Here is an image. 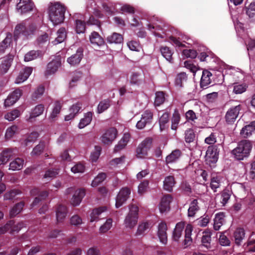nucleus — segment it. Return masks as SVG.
Returning a JSON list of instances; mask_svg holds the SVG:
<instances>
[{"instance_id":"7","label":"nucleus","mask_w":255,"mask_h":255,"mask_svg":"<svg viewBox=\"0 0 255 255\" xmlns=\"http://www.w3.org/2000/svg\"><path fill=\"white\" fill-rule=\"evenodd\" d=\"M61 64V58L60 56H56L55 59L50 62L47 66L45 72L46 76H48L55 73L60 67Z\"/></svg>"},{"instance_id":"17","label":"nucleus","mask_w":255,"mask_h":255,"mask_svg":"<svg viewBox=\"0 0 255 255\" xmlns=\"http://www.w3.org/2000/svg\"><path fill=\"white\" fill-rule=\"evenodd\" d=\"M167 225L164 222L160 223L158 225V236L161 243L166 245L167 242L166 233Z\"/></svg>"},{"instance_id":"12","label":"nucleus","mask_w":255,"mask_h":255,"mask_svg":"<svg viewBox=\"0 0 255 255\" xmlns=\"http://www.w3.org/2000/svg\"><path fill=\"white\" fill-rule=\"evenodd\" d=\"M172 196L170 194H166L161 198L159 204V210L162 213L166 212L170 210V204L172 201Z\"/></svg>"},{"instance_id":"9","label":"nucleus","mask_w":255,"mask_h":255,"mask_svg":"<svg viewBox=\"0 0 255 255\" xmlns=\"http://www.w3.org/2000/svg\"><path fill=\"white\" fill-rule=\"evenodd\" d=\"M130 194V190L128 187H124L121 189L116 198V207H121L128 199Z\"/></svg>"},{"instance_id":"56","label":"nucleus","mask_w":255,"mask_h":255,"mask_svg":"<svg viewBox=\"0 0 255 255\" xmlns=\"http://www.w3.org/2000/svg\"><path fill=\"white\" fill-rule=\"evenodd\" d=\"M30 195L31 196L38 195L41 199H45L48 195V192L46 191H40L37 188H34L30 191Z\"/></svg>"},{"instance_id":"23","label":"nucleus","mask_w":255,"mask_h":255,"mask_svg":"<svg viewBox=\"0 0 255 255\" xmlns=\"http://www.w3.org/2000/svg\"><path fill=\"white\" fill-rule=\"evenodd\" d=\"M255 130V121L251 122L250 124L245 126L241 130L240 134L242 137L246 138L252 135Z\"/></svg>"},{"instance_id":"43","label":"nucleus","mask_w":255,"mask_h":255,"mask_svg":"<svg viewBox=\"0 0 255 255\" xmlns=\"http://www.w3.org/2000/svg\"><path fill=\"white\" fill-rule=\"evenodd\" d=\"M107 40L111 43H121L123 41V37L121 34L115 32L108 37Z\"/></svg>"},{"instance_id":"5","label":"nucleus","mask_w":255,"mask_h":255,"mask_svg":"<svg viewBox=\"0 0 255 255\" xmlns=\"http://www.w3.org/2000/svg\"><path fill=\"white\" fill-rule=\"evenodd\" d=\"M153 118V113L150 110H145L142 114L140 120L137 122L136 128L139 129L144 128L147 125L151 123Z\"/></svg>"},{"instance_id":"4","label":"nucleus","mask_w":255,"mask_h":255,"mask_svg":"<svg viewBox=\"0 0 255 255\" xmlns=\"http://www.w3.org/2000/svg\"><path fill=\"white\" fill-rule=\"evenodd\" d=\"M153 139L148 137L145 138L137 146L135 156L138 158H145L148 155V151L152 146Z\"/></svg>"},{"instance_id":"22","label":"nucleus","mask_w":255,"mask_h":255,"mask_svg":"<svg viewBox=\"0 0 255 255\" xmlns=\"http://www.w3.org/2000/svg\"><path fill=\"white\" fill-rule=\"evenodd\" d=\"M24 161L22 158H16L11 161L9 165V170L12 171L20 170L24 165Z\"/></svg>"},{"instance_id":"3","label":"nucleus","mask_w":255,"mask_h":255,"mask_svg":"<svg viewBox=\"0 0 255 255\" xmlns=\"http://www.w3.org/2000/svg\"><path fill=\"white\" fill-rule=\"evenodd\" d=\"M138 208L136 206L131 205L129 208V212L125 218L124 225L125 227L132 229L137 224L138 221Z\"/></svg>"},{"instance_id":"61","label":"nucleus","mask_w":255,"mask_h":255,"mask_svg":"<svg viewBox=\"0 0 255 255\" xmlns=\"http://www.w3.org/2000/svg\"><path fill=\"white\" fill-rule=\"evenodd\" d=\"M187 78V75L185 73L178 74L175 78V84L179 87H182L183 83L186 81Z\"/></svg>"},{"instance_id":"54","label":"nucleus","mask_w":255,"mask_h":255,"mask_svg":"<svg viewBox=\"0 0 255 255\" xmlns=\"http://www.w3.org/2000/svg\"><path fill=\"white\" fill-rule=\"evenodd\" d=\"M106 178V174L105 173H99L93 180L91 185L93 187H96L101 183Z\"/></svg>"},{"instance_id":"36","label":"nucleus","mask_w":255,"mask_h":255,"mask_svg":"<svg viewBox=\"0 0 255 255\" xmlns=\"http://www.w3.org/2000/svg\"><path fill=\"white\" fill-rule=\"evenodd\" d=\"M160 52L167 61L171 62L173 52L167 46H162L160 49Z\"/></svg>"},{"instance_id":"57","label":"nucleus","mask_w":255,"mask_h":255,"mask_svg":"<svg viewBox=\"0 0 255 255\" xmlns=\"http://www.w3.org/2000/svg\"><path fill=\"white\" fill-rule=\"evenodd\" d=\"M39 56V53L37 51L31 50L27 52L24 56V61L29 62L35 59Z\"/></svg>"},{"instance_id":"29","label":"nucleus","mask_w":255,"mask_h":255,"mask_svg":"<svg viewBox=\"0 0 255 255\" xmlns=\"http://www.w3.org/2000/svg\"><path fill=\"white\" fill-rule=\"evenodd\" d=\"M81 109V103H76L75 104L73 105L70 108V114L68 115H67L65 118V121H68L73 119L75 117L76 115L78 113Z\"/></svg>"},{"instance_id":"33","label":"nucleus","mask_w":255,"mask_h":255,"mask_svg":"<svg viewBox=\"0 0 255 255\" xmlns=\"http://www.w3.org/2000/svg\"><path fill=\"white\" fill-rule=\"evenodd\" d=\"M106 210L107 208L106 207H101L93 210L91 214L90 222H93L98 221L100 215Z\"/></svg>"},{"instance_id":"24","label":"nucleus","mask_w":255,"mask_h":255,"mask_svg":"<svg viewBox=\"0 0 255 255\" xmlns=\"http://www.w3.org/2000/svg\"><path fill=\"white\" fill-rule=\"evenodd\" d=\"M89 39L91 43L94 45L100 46L104 44L103 38L97 32H92L89 36Z\"/></svg>"},{"instance_id":"26","label":"nucleus","mask_w":255,"mask_h":255,"mask_svg":"<svg viewBox=\"0 0 255 255\" xmlns=\"http://www.w3.org/2000/svg\"><path fill=\"white\" fill-rule=\"evenodd\" d=\"M212 74L208 70H204L201 79L200 85L201 87H206L211 83Z\"/></svg>"},{"instance_id":"31","label":"nucleus","mask_w":255,"mask_h":255,"mask_svg":"<svg viewBox=\"0 0 255 255\" xmlns=\"http://www.w3.org/2000/svg\"><path fill=\"white\" fill-rule=\"evenodd\" d=\"M193 230V227L191 225L188 224L185 230V239L184 241V245L188 246L191 245L192 242L191 238L192 232Z\"/></svg>"},{"instance_id":"42","label":"nucleus","mask_w":255,"mask_h":255,"mask_svg":"<svg viewBox=\"0 0 255 255\" xmlns=\"http://www.w3.org/2000/svg\"><path fill=\"white\" fill-rule=\"evenodd\" d=\"M180 120V115L177 110H175L173 114L171 119V128L176 130L178 124Z\"/></svg>"},{"instance_id":"18","label":"nucleus","mask_w":255,"mask_h":255,"mask_svg":"<svg viewBox=\"0 0 255 255\" xmlns=\"http://www.w3.org/2000/svg\"><path fill=\"white\" fill-rule=\"evenodd\" d=\"M85 195V192L83 189H79L75 191L72 198L71 199V204L73 206H78L82 200V199Z\"/></svg>"},{"instance_id":"25","label":"nucleus","mask_w":255,"mask_h":255,"mask_svg":"<svg viewBox=\"0 0 255 255\" xmlns=\"http://www.w3.org/2000/svg\"><path fill=\"white\" fill-rule=\"evenodd\" d=\"M13 149L7 148L0 153V165L6 164L13 155Z\"/></svg>"},{"instance_id":"28","label":"nucleus","mask_w":255,"mask_h":255,"mask_svg":"<svg viewBox=\"0 0 255 255\" xmlns=\"http://www.w3.org/2000/svg\"><path fill=\"white\" fill-rule=\"evenodd\" d=\"M13 56L12 55L7 56L0 65V71L2 74L6 73L11 66Z\"/></svg>"},{"instance_id":"59","label":"nucleus","mask_w":255,"mask_h":255,"mask_svg":"<svg viewBox=\"0 0 255 255\" xmlns=\"http://www.w3.org/2000/svg\"><path fill=\"white\" fill-rule=\"evenodd\" d=\"M69 222L71 225L74 226H79L83 223L82 218L78 215L72 216L70 218Z\"/></svg>"},{"instance_id":"37","label":"nucleus","mask_w":255,"mask_h":255,"mask_svg":"<svg viewBox=\"0 0 255 255\" xmlns=\"http://www.w3.org/2000/svg\"><path fill=\"white\" fill-rule=\"evenodd\" d=\"M92 119V114L88 112L85 114L84 118L82 119L78 125L79 128H83L88 125L91 122Z\"/></svg>"},{"instance_id":"48","label":"nucleus","mask_w":255,"mask_h":255,"mask_svg":"<svg viewBox=\"0 0 255 255\" xmlns=\"http://www.w3.org/2000/svg\"><path fill=\"white\" fill-rule=\"evenodd\" d=\"M12 36L11 34L7 35L5 39L0 44V53H3L5 49L7 48L11 42Z\"/></svg>"},{"instance_id":"32","label":"nucleus","mask_w":255,"mask_h":255,"mask_svg":"<svg viewBox=\"0 0 255 255\" xmlns=\"http://www.w3.org/2000/svg\"><path fill=\"white\" fill-rule=\"evenodd\" d=\"M181 152L179 149L173 150L169 155L166 157L167 163H171L176 161L181 156Z\"/></svg>"},{"instance_id":"8","label":"nucleus","mask_w":255,"mask_h":255,"mask_svg":"<svg viewBox=\"0 0 255 255\" xmlns=\"http://www.w3.org/2000/svg\"><path fill=\"white\" fill-rule=\"evenodd\" d=\"M219 150L216 146H209L206 153V160L209 163H216L218 159Z\"/></svg>"},{"instance_id":"47","label":"nucleus","mask_w":255,"mask_h":255,"mask_svg":"<svg viewBox=\"0 0 255 255\" xmlns=\"http://www.w3.org/2000/svg\"><path fill=\"white\" fill-rule=\"evenodd\" d=\"M21 194V191L18 189H13L5 193L3 196L4 200H13L18 195Z\"/></svg>"},{"instance_id":"41","label":"nucleus","mask_w":255,"mask_h":255,"mask_svg":"<svg viewBox=\"0 0 255 255\" xmlns=\"http://www.w3.org/2000/svg\"><path fill=\"white\" fill-rule=\"evenodd\" d=\"M18 128L15 125H12L8 127L5 133V137L6 139H10L13 137V136L18 132Z\"/></svg>"},{"instance_id":"30","label":"nucleus","mask_w":255,"mask_h":255,"mask_svg":"<svg viewBox=\"0 0 255 255\" xmlns=\"http://www.w3.org/2000/svg\"><path fill=\"white\" fill-rule=\"evenodd\" d=\"M24 206V202L21 201L15 204L9 210V215L11 218L15 217L23 210Z\"/></svg>"},{"instance_id":"20","label":"nucleus","mask_w":255,"mask_h":255,"mask_svg":"<svg viewBox=\"0 0 255 255\" xmlns=\"http://www.w3.org/2000/svg\"><path fill=\"white\" fill-rule=\"evenodd\" d=\"M130 138V136L128 133H125L118 144L116 145L114 151L116 152H119L124 149L129 141Z\"/></svg>"},{"instance_id":"60","label":"nucleus","mask_w":255,"mask_h":255,"mask_svg":"<svg viewBox=\"0 0 255 255\" xmlns=\"http://www.w3.org/2000/svg\"><path fill=\"white\" fill-rule=\"evenodd\" d=\"M165 101L164 94L162 92H158L155 94V98L154 104L155 106H159L164 103Z\"/></svg>"},{"instance_id":"19","label":"nucleus","mask_w":255,"mask_h":255,"mask_svg":"<svg viewBox=\"0 0 255 255\" xmlns=\"http://www.w3.org/2000/svg\"><path fill=\"white\" fill-rule=\"evenodd\" d=\"M176 184V181L173 176L169 175L165 177L163 181V189L169 192L173 190V188Z\"/></svg>"},{"instance_id":"64","label":"nucleus","mask_w":255,"mask_h":255,"mask_svg":"<svg viewBox=\"0 0 255 255\" xmlns=\"http://www.w3.org/2000/svg\"><path fill=\"white\" fill-rule=\"evenodd\" d=\"M71 170L74 173H83L85 171V167L83 164L78 163L72 167Z\"/></svg>"},{"instance_id":"14","label":"nucleus","mask_w":255,"mask_h":255,"mask_svg":"<svg viewBox=\"0 0 255 255\" xmlns=\"http://www.w3.org/2000/svg\"><path fill=\"white\" fill-rule=\"evenodd\" d=\"M55 212L57 222H63L68 214L67 208L63 205L59 204L57 206Z\"/></svg>"},{"instance_id":"62","label":"nucleus","mask_w":255,"mask_h":255,"mask_svg":"<svg viewBox=\"0 0 255 255\" xmlns=\"http://www.w3.org/2000/svg\"><path fill=\"white\" fill-rule=\"evenodd\" d=\"M101 151V147L96 146L95 147L94 151L91 154V160L92 162H96L99 158Z\"/></svg>"},{"instance_id":"34","label":"nucleus","mask_w":255,"mask_h":255,"mask_svg":"<svg viewBox=\"0 0 255 255\" xmlns=\"http://www.w3.org/2000/svg\"><path fill=\"white\" fill-rule=\"evenodd\" d=\"M44 110V107L43 105H38L36 106L33 110L29 118L27 119V121L31 122V119L37 117L43 113Z\"/></svg>"},{"instance_id":"16","label":"nucleus","mask_w":255,"mask_h":255,"mask_svg":"<svg viewBox=\"0 0 255 255\" xmlns=\"http://www.w3.org/2000/svg\"><path fill=\"white\" fill-rule=\"evenodd\" d=\"M83 51L82 48H78L75 54L67 59V62L72 66L79 64L83 58Z\"/></svg>"},{"instance_id":"35","label":"nucleus","mask_w":255,"mask_h":255,"mask_svg":"<svg viewBox=\"0 0 255 255\" xmlns=\"http://www.w3.org/2000/svg\"><path fill=\"white\" fill-rule=\"evenodd\" d=\"M61 109V104L59 102H56L54 103V107L52 109V112L49 117V119L51 121L55 120L58 115L59 114Z\"/></svg>"},{"instance_id":"27","label":"nucleus","mask_w":255,"mask_h":255,"mask_svg":"<svg viewBox=\"0 0 255 255\" xmlns=\"http://www.w3.org/2000/svg\"><path fill=\"white\" fill-rule=\"evenodd\" d=\"M225 214L223 212H220L216 214L214 218V229L218 231L221 227L225 223Z\"/></svg>"},{"instance_id":"38","label":"nucleus","mask_w":255,"mask_h":255,"mask_svg":"<svg viewBox=\"0 0 255 255\" xmlns=\"http://www.w3.org/2000/svg\"><path fill=\"white\" fill-rule=\"evenodd\" d=\"M234 237L237 245H240L245 237V232L243 229H237L234 232Z\"/></svg>"},{"instance_id":"13","label":"nucleus","mask_w":255,"mask_h":255,"mask_svg":"<svg viewBox=\"0 0 255 255\" xmlns=\"http://www.w3.org/2000/svg\"><path fill=\"white\" fill-rule=\"evenodd\" d=\"M21 94V91L19 89H16L12 92L5 100L4 107L6 108L12 106L19 99Z\"/></svg>"},{"instance_id":"52","label":"nucleus","mask_w":255,"mask_h":255,"mask_svg":"<svg viewBox=\"0 0 255 255\" xmlns=\"http://www.w3.org/2000/svg\"><path fill=\"white\" fill-rule=\"evenodd\" d=\"M20 115V112L17 109H14L7 113L4 116V118L8 121H12Z\"/></svg>"},{"instance_id":"63","label":"nucleus","mask_w":255,"mask_h":255,"mask_svg":"<svg viewBox=\"0 0 255 255\" xmlns=\"http://www.w3.org/2000/svg\"><path fill=\"white\" fill-rule=\"evenodd\" d=\"M185 140L187 143H190L193 141L195 138V134L191 129H188L185 131Z\"/></svg>"},{"instance_id":"53","label":"nucleus","mask_w":255,"mask_h":255,"mask_svg":"<svg viewBox=\"0 0 255 255\" xmlns=\"http://www.w3.org/2000/svg\"><path fill=\"white\" fill-rule=\"evenodd\" d=\"M247 3L249 4L246 6V13L250 17H252L255 12V0H248Z\"/></svg>"},{"instance_id":"15","label":"nucleus","mask_w":255,"mask_h":255,"mask_svg":"<svg viewBox=\"0 0 255 255\" xmlns=\"http://www.w3.org/2000/svg\"><path fill=\"white\" fill-rule=\"evenodd\" d=\"M32 72V67H27L24 68L19 73L18 75L15 78V83L19 84L24 82L27 80L29 75L31 74Z\"/></svg>"},{"instance_id":"58","label":"nucleus","mask_w":255,"mask_h":255,"mask_svg":"<svg viewBox=\"0 0 255 255\" xmlns=\"http://www.w3.org/2000/svg\"><path fill=\"white\" fill-rule=\"evenodd\" d=\"M113 220L110 218L107 220L106 222L100 227L99 229L101 233H105L108 231L112 227Z\"/></svg>"},{"instance_id":"45","label":"nucleus","mask_w":255,"mask_h":255,"mask_svg":"<svg viewBox=\"0 0 255 255\" xmlns=\"http://www.w3.org/2000/svg\"><path fill=\"white\" fill-rule=\"evenodd\" d=\"M203 236L202 238V243L203 245L208 248L210 246V243L211 241V233L209 231H205L203 233Z\"/></svg>"},{"instance_id":"46","label":"nucleus","mask_w":255,"mask_h":255,"mask_svg":"<svg viewBox=\"0 0 255 255\" xmlns=\"http://www.w3.org/2000/svg\"><path fill=\"white\" fill-rule=\"evenodd\" d=\"M197 200H193L190 203L189 208L188 209V216L189 217H193L196 214V212L199 209L198 205Z\"/></svg>"},{"instance_id":"44","label":"nucleus","mask_w":255,"mask_h":255,"mask_svg":"<svg viewBox=\"0 0 255 255\" xmlns=\"http://www.w3.org/2000/svg\"><path fill=\"white\" fill-rule=\"evenodd\" d=\"M222 179L223 178L222 177L218 176L214 177L211 179L210 186L214 192L217 191V189L220 187Z\"/></svg>"},{"instance_id":"1","label":"nucleus","mask_w":255,"mask_h":255,"mask_svg":"<svg viewBox=\"0 0 255 255\" xmlns=\"http://www.w3.org/2000/svg\"><path fill=\"white\" fill-rule=\"evenodd\" d=\"M65 7L61 4L56 2L51 5L49 7V16L50 20L54 24H58L63 21Z\"/></svg>"},{"instance_id":"51","label":"nucleus","mask_w":255,"mask_h":255,"mask_svg":"<svg viewBox=\"0 0 255 255\" xmlns=\"http://www.w3.org/2000/svg\"><path fill=\"white\" fill-rule=\"evenodd\" d=\"M247 85L245 84L235 83L233 85V92L236 94H241L247 90Z\"/></svg>"},{"instance_id":"55","label":"nucleus","mask_w":255,"mask_h":255,"mask_svg":"<svg viewBox=\"0 0 255 255\" xmlns=\"http://www.w3.org/2000/svg\"><path fill=\"white\" fill-rule=\"evenodd\" d=\"M11 221L13 224L10 228V233H18L21 229L25 227V224L23 222H20L15 224L14 221Z\"/></svg>"},{"instance_id":"49","label":"nucleus","mask_w":255,"mask_h":255,"mask_svg":"<svg viewBox=\"0 0 255 255\" xmlns=\"http://www.w3.org/2000/svg\"><path fill=\"white\" fill-rule=\"evenodd\" d=\"M142 81V76L139 73H133L129 79L130 84L133 85H139Z\"/></svg>"},{"instance_id":"39","label":"nucleus","mask_w":255,"mask_h":255,"mask_svg":"<svg viewBox=\"0 0 255 255\" xmlns=\"http://www.w3.org/2000/svg\"><path fill=\"white\" fill-rule=\"evenodd\" d=\"M57 37L53 42L54 44H57L62 42L66 38V30L64 28H60L57 32Z\"/></svg>"},{"instance_id":"6","label":"nucleus","mask_w":255,"mask_h":255,"mask_svg":"<svg viewBox=\"0 0 255 255\" xmlns=\"http://www.w3.org/2000/svg\"><path fill=\"white\" fill-rule=\"evenodd\" d=\"M118 131L115 128L107 129L101 137L102 142L105 144H111L117 138Z\"/></svg>"},{"instance_id":"2","label":"nucleus","mask_w":255,"mask_h":255,"mask_svg":"<svg viewBox=\"0 0 255 255\" xmlns=\"http://www.w3.org/2000/svg\"><path fill=\"white\" fill-rule=\"evenodd\" d=\"M252 148V142L249 140H243L238 144L236 148L232 150V153L238 160H243L248 157Z\"/></svg>"},{"instance_id":"10","label":"nucleus","mask_w":255,"mask_h":255,"mask_svg":"<svg viewBox=\"0 0 255 255\" xmlns=\"http://www.w3.org/2000/svg\"><path fill=\"white\" fill-rule=\"evenodd\" d=\"M240 110V105H238L230 108L227 111L225 116L226 122L228 124H232L234 123L238 117Z\"/></svg>"},{"instance_id":"11","label":"nucleus","mask_w":255,"mask_h":255,"mask_svg":"<svg viewBox=\"0 0 255 255\" xmlns=\"http://www.w3.org/2000/svg\"><path fill=\"white\" fill-rule=\"evenodd\" d=\"M33 7V3L30 0H20L16 5V10L22 14L31 11Z\"/></svg>"},{"instance_id":"40","label":"nucleus","mask_w":255,"mask_h":255,"mask_svg":"<svg viewBox=\"0 0 255 255\" xmlns=\"http://www.w3.org/2000/svg\"><path fill=\"white\" fill-rule=\"evenodd\" d=\"M111 105V101L109 99H105L101 101L97 107V112L101 114L107 110Z\"/></svg>"},{"instance_id":"21","label":"nucleus","mask_w":255,"mask_h":255,"mask_svg":"<svg viewBox=\"0 0 255 255\" xmlns=\"http://www.w3.org/2000/svg\"><path fill=\"white\" fill-rule=\"evenodd\" d=\"M184 226L185 224L184 222H179L176 224L172 234L173 240L176 242L179 241L182 236Z\"/></svg>"},{"instance_id":"50","label":"nucleus","mask_w":255,"mask_h":255,"mask_svg":"<svg viewBox=\"0 0 255 255\" xmlns=\"http://www.w3.org/2000/svg\"><path fill=\"white\" fill-rule=\"evenodd\" d=\"M150 224L148 222H143L139 224L137 231L135 233L136 236H140L144 233L150 227Z\"/></svg>"}]
</instances>
